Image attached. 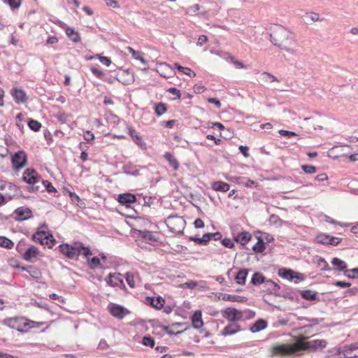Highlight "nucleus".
I'll return each instance as SVG.
<instances>
[{
    "label": "nucleus",
    "instance_id": "59",
    "mask_svg": "<svg viewBox=\"0 0 358 358\" xmlns=\"http://www.w3.org/2000/svg\"><path fill=\"white\" fill-rule=\"evenodd\" d=\"M221 243H222V245H224V247L228 248H233L234 247V242L231 241V239L228 238L222 239Z\"/></svg>",
    "mask_w": 358,
    "mask_h": 358
},
{
    "label": "nucleus",
    "instance_id": "60",
    "mask_svg": "<svg viewBox=\"0 0 358 358\" xmlns=\"http://www.w3.org/2000/svg\"><path fill=\"white\" fill-rule=\"evenodd\" d=\"M97 57H98V59L100 61V62L102 63L103 64H104L107 66L110 65L111 60L109 57H105V56H101L100 55H98Z\"/></svg>",
    "mask_w": 358,
    "mask_h": 358
},
{
    "label": "nucleus",
    "instance_id": "54",
    "mask_svg": "<svg viewBox=\"0 0 358 358\" xmlns=\"http://www.w3.org/2000/svg\"><path fill=\"white\" fill-rule=\"evenodd\" d=\"M279 134L282 136L287 137V138H291L293 136H298V134L294 131L284 130V129H280L279 131Z\"/></svg>",
    "mask_w": 358,
    "mask_h": 358
},
{
    "label": "nucleus",
    "instance_id": "1",
    "mask_svg": "<svg viewBox=\"0 0 358 358\" xmlns=\"http://www.w3.org/2000/svg\"><path fill=\"white\" fill-rule=\"evenodd\" d=\"M327 345V342L324 339L312 340L310 341L297 340L293 344L275 345L273 348V351L274 354L279 355H301L302 351L315 352L318 349L326 348Z\"/></svg>",
    "mask_w": 358,
    "mask_h": 358
},
{
    "label": "nucleus",
    "instance_id": "32",
    "mask_svg": "<svg viewBox=\"0 0 358 358\" xmlns=\"http://www.w3.org/2000/svg\"><path fill=\"white\" fill-rule=\"evenodd\" d=\"M66 34L71 41L73 43H78L80 41V36L78 31H75L73 28L68 27L65 29Z\"/></svg>",
    "mask_w": 358,
    "mask_h": 358
},
{
    "label": "nucleus",
    "instance_id": "10",
    "mask_svg": "<svg viewBox=\"0 0 358 358\" xmlns=\"http://www.w3.org/2000/svg\"><path fill=\"white\" fill-rule=\"evenodd\" d=\"M11 162L14 169L20 170L22 169L27 162V155L23 150L15 152L11 158Z\"/></svg>",
    "mask_w": 358,
    "mask_h": 358
},
{
    "label": "nucleus",
    "instance_id": "47",
    "mask_svg": "<svg viewBox=\"0 0 358 358\" xmlns=\"http://www.w3.org/2000/svg\"><path fill=\"white\" fill-rule=\"evenodd\" d=\"M142 344L145 346L153 348L155 344V339L150 335L144 336L143 337Z\"/></svg>",
    "mask_w": 358,
    "mask_h": 358
},
{
    "label": "nucleus",
    "instance_id": "48",
    "mask_svg": "<svg viewBox=\"0 0 358 358\" xmlns=\"http://www.w3.org/2000/svg\"><path fill=\"white\" fill-rule=\"evenodd\" d=\"M41 182L43 185V186L45 187V190L48 193H52V192H57L56 188L54 187V186L52 185V184L50 181L46 180H41Z\"/></svg>",
    "mask_w": 358,
    "mask_h": 358
},
{
    "label": "nucleus",
    "instance_id": "29",
    "mask_svg": "<svg viewBox=\"0 0 358 358\" xmlns=\"http://www.w3.org/2000/svg\"><path fill=\"white\" fill-rule=\"evenodd\" d=\"M267 290L270 292V293L275 294L276 296H278V294L280 291V287L278 284L273 282L272 280H267L266 282V285H264Z\"/></svg>",
    "mask_w": 358,
    "mask_h": 358
},
{
    "label": "nucleus",
    "instance_id": "42",
    "mask_svg": "<svg viewBox=\"0 0 358 358\" xmlns=\"http://www.w3.org/2000/svg\"><path fill=\"white\" fill-rule=\"evenodd\" d=\"M155 113L157 116H161L167 110L166 105L164 103H159L155 105Z\"/></svg>",
    "mask_w": 358,
    "mask_h": 358
},
{
    "label": "nucleus",
    "instance_id": "50",
    "mask_svg": "<svg viewBox=\"0 0 358 358\" xmlns=\"http://www.w3.org/2000/svg\"><path fill=\"white\" fill-rule=\"evenodd\" d=\"M2 1L5 3H7L8 5H9V6L13 10L18 8L22 3V0H2Z\"/></svg>",
    "mask_w": 358,
    "mask_h": 358
},
{
    "label": "nucleus",
    "instance_id": "28",
    "mask_svg": "<svg viewBox=\"0 0 358 358\" xmlns=\"http://www.w3.org/2000/svg\"><path fill=\"white\" fill-rule=\"evenodd\" d=\"M248 274V269L242 268L239 270L234 275V280L238 285H244Z\"/></svg>",
    "mask_w": 358,
    "mask_h": 358
},
{
    "label": "nucleus",
    "instance_id": "46",
    "mask_svg": "<svg viewBox=\"0 0 358 358\" xmlns=\"http://www.w3.org/2000/svg\"><path fill=\"white\" fill-rule=\"evenodd\" d=\"M317 266L320 267L322 271H331V268L329 266L327 262L322 257H319L317 259Z\"/></svg>",
    "mask_w": 358,
    "mask_h": 358
},
{
    "label": "nucleus",
    "instance_id": "14",
    "mask_svg": "<svg viewBox=\"0 0 358 358\" xmlns=\"http://www.w3.org/2000/svg\"><path fill=\"white\" fill-rule=\"evenodd\" d=\"M298 292L299 289L285 286L280 291L278 296L289 299L291 301H297L299 300Z\"/></svg>",
    "mask_w": 358,
    "mask_h": 358
},
{
    "label": "nucleus",
    "instance_id": "21",
    "mask_svg": "<svg viewBox=\"0 0 358 358\" xmlns=\"http://www.w3.org/2000/svg\"><path fill=\"white\" fill-rule=\"evenodd\" d=\"M191 321L192 325L194 329H199L201 328L203 326L201 310H196L191 316Z\"/></svg>",
    "mask_w": 358,
    "mask_h": 358
},
{
    "label": "nucleus",
    "instance_id": "62",
    "mask_svg": "<svg viewBox=\"0 0 358 358\" xmlns=\"http://www.w3.org/2000/svg\"><path fill=\"white\" fill-rule=\"evenodd\" d=\"M199 10V4H194L187 8V13L189 15H194Z\"/></svg>",
    "mask_w": 358,
    "mask_h": 358
},
{
    "label": "nucleus",
    "instance_id": "30",
    "mask_svg": "<svg viewBox=\"0 0 358 358\" xmlns=\"http://www.w3.org/2000/svg\"><path fill=\"white\" fill-rule=\"evenodd\" d=\"M331 264L334 266L335 270L338 272L343 271L345 273V271L348 270L347 264L338 257H334L331 260Z\"/></svg>",
    "mask_w": 358,
    "mask_h": 358
},
{
    "label": "nucleus",
    "instance_id": "41",
    "mask_svg": "<svg viewBox=\"0 0 358 358\" xmlns=\"http://www.w3.org/2000/svg\"><path fill=\"white\" fill-rule=\"evenodd\" d=\"M29 128L34 131H38L41 128V124L38 121L29 118L27 121Z\"/></svg>",
    "mask_w": 358,
    "mask_h": 358
},
{
    "label": "nucleus",
    "instance_id": "26",
    "mask_svg": "<svg viewBox=\"0 0 358 358\" xmlns=\"http://www.w3.org/2000/svg\"><path fill=\"white\" fill-rule=\"evenodd\" d=\"M268 323L265 320L259 319L250 327V330L252 333H257L266 329Z\"/></svg>",
    "mask_w": 358,
    "mask_h": 358
},
{
    "label": "nucleus",
    "instance_id": "8",
    "mask_svg": "<svg viewBox=\"0 0 358 358\" xmlns=\"http://www.w3.org/2000/svg\"><path fill=\"white\" fill-rule=\"evenodd\" d=\"M167 226L169 230L175 234H181L184 229L185 221L180 217H169Z\"/></svg>",
    "mask_w": 358,
    "mask_h": 358
},
{
    "label": "nucleus",
    "instance_id": "16",
    "mask_svg": "<svg viewBox=\"0 0 358 358\" xmlns=\"http://www.w3.org/2000/svg\"><path fill=\"white\" fill-rule=\"evenodd\" d=\"M10 94L16 103H24L27 100V96L24 90L14 87L10 90Z\"/></svg>",
    "mask_w": 358,
    "mask_h": 358
},
{
    "label": "nucleus",
    "instance_id": "35",
    "mask_svg": "<svg viewBox=\"0 0 358 358\" xmlns=\"http://www.w3.org/2000/svg\"><path fill=\"white\" fill-rule=\"evenodd\" d=\"M164 157L165 159L169 162L170 166H171L175 171L178 169L179 162L176 158H174V157L171 152H165Z\"/></svg>",
    "mask_w": 358,
    "mask_h": 358
},
{
    "label": "nucleus",
    "instance_id": "39",
    "mask_svg": "<svg viewBox=\"0 0 358 358\" xmlns=\"http://www.w3.org/2000/svg\"><path fill=\"white\" fill-rule=\"evenodd\" d=\"M127 50L131 54L133 58L139 60L141 63L144 64H148L147 61L143 58L142 52L136 51L131 47H128Z\"/></svg>",
    "mask_w": 358,
    "mask_h": 358
},
{
    "label": "nucleus",
    "instance_id": "34",
    "mask_svg": "<svg viewBox=\"0 0 358 358\" xmlns=\"http://www.w3.org/2000/svg\"><path fill=\"white\" fill-rule=\"evenodd\" d=\"M267 280H266L265 276L260 272H255L252 277L251 279V283L253 285H259L262 283H264L266 285V282Z\"/></svg>",
    "mask_w": 358,
    "mask_h": 358
},
{
    "label": "nucleus",
    "instance_id": "33",
    "mask_svg": "<svg viewBox=\"0 0 358 358\" xmlns=\"http://www.w3.org/2000/svg\"><path fill=\"white\" fill-rule=\"evenodd\" d=\"M294 273V271L287 268H279L278 274V275L284 279L289 280V281L293 280V274Z\"/></svg>",
    "mask_w": 358,
    "mask_h": 358
},
{
    "label": "nucleus",
    "instance_id": "9",
    "mask_svg": "<svg viewBox=\"0 0 358 358\" xmlns=\"http://www.w3.org/2000/svg\"><path fill=\"white\" fill-rule=\"evenodd\" d=\"M342 241L341 238L332 236L329 234L321 233L316 236L315 242L322 245H338Z\"/></svg>",
    "mask_w": 358,
    "mask_h": 358
},
{
    "label": "nucleus",
    "instance_id": "17",
    "mask_svg": "<svg viewBox=\"0 0 358 358\" xmlns=\"http://www.w3.org/2000/svg\"><path fill=\"white\" fill-rule=\"evenodd\" d=\"M128 134L131 136L134 142L141 149L145 150L147 148L146 143L133 127H128Z\"/></svg>",
    "mask_w": 358,
    "mask_h": 358
},
{
    "label": "nucleus",
    "instance_id": "52",
    "mask_svg": "<svg viewBox=\"0 0 358 358\" xmlns=\"http://www.w3.org/2000/svg\"><path fill=\"white\" fill-rule=\"evenodd\" d=\"M301 169L308 174H313L316 172V167L313 165L304 164L301 166Z\"/></svg>",
    "mask_w": 358,
    "mask_h": 358
},
{
    "label": "nucleus",
    "instance_id": "20",
    "mask_svg": "<svg viewBox=\"0 0 358 358\" xmlns=\"http://www.w3.org/2000/svg\"><path fill=\"white\" fill-rule=\"evenodd\" d=\"M218 298L222 301H229L238 303H245L248 301L247 298L245 296L222 293L220 294Z\"/></svg>",
    "mask_w": 358,
    "mask_h": 358
},
{
    "label": "nucleus",
    "instance_id": "51",
    "mask_svg": "<svg viewBox=\"0 0 358 358\" xmlns=\"http://www.w3.org/2000/svg\"><path fill=\"white\" fill-rule=\"evenodd\" d=\"M125 280L130 287L134 288L135 287L134 276L133 273L129 272L127 273Z\"/></svg>",
    "mask_w": 358,
    "mask_h": 358
},
{
    "label": "nucleus",
    "instance_id": "12",
    "mask_svg": "<svg viewBox=\"0 0 358 358\" xmlns=\"http://www.w3.org/2000/svg\"><path fill=\"white\" fill-rule=\"evenodd\" d=\"M223 317L229 322H235L239 321L243 317V313L235 308H227L222 311Z\"/></svg>",
    "mask_w": 358,
    "mask_h": 358
},
{
    "label": "nucleus",
    "instance_id": "36",
    "mask_svg": "<svg viewBox=\"0 0 358 358\" xmlns=\"http://www.w3.org/2000/svg\"><path fill=\"white\" fill-rule=\"evenodd\" d=\"M257 242L252 246V249L255 252L262 253L266 249V244L262 236H257Z\"/></svg>",
    "mask_w": 358,
    "mask_h": 358
},
{
    "label": "nucleus",
    "instance_id": "4",
    "mask_svg": "<svg viewBox=\"0 0 358 358\" xmlns=\"http://www.w3.org/2000/svg\"><path fill=\"white\" fill-rule=\"evenodd\" d=\"M44 229H48V225L45 223L40 225L39 229L32 235L31 238L34 241H38L41 245H46L49 248H52L56 241L50 231H45Z\"/></svg>",
    "mask_w": 358,
    "mask_h": 358
},
{
    "label": "nucleus",
    "instance_id": "25",
    "mask_svg": "<svg viewBox=\"0 0 358 358\" xmlns=\"http://www.w3.org/2000/svg\"><path fill=\"white\" fill-rule=\"evenodd\" d=\"M251 234L246 231H243L238 233L237 236L234 237V241L240 243L242 245H245L251 240Z\"/></svg>",
    "mask_w": 358,
    "mask_h": 358
},
{
    "label": "nucleus",
    "instance_id": "58",
    "mask_svg": "<svg viewBox=\"0 0 358 358\" xmlns=\"http://www.w3.org/2000/svg\"><path fill=\"white\" fill-rule=\"evenodd\" d=\"M83 144L84 143L83 142L80 143V144H79V148L80 150H82V152L80 154V159L83 162H85V161H86L88 159V153L87 152L86 150H85L83 148Z\"/></svg>",
    "mask_w": 358,
    "mask_h": 358
},
{
    "label": "nucleus",
    "instance_id": "19",
    "mask_svg": "<svg viewBox=\"0 0 358 358\" xmlns=\"http://www.w3.org/2000/svg\"><path fill=\"white\" fill-rule=\"evenodd\" d=\"M107 283L112 287H125L122 274L120 273H110L108 275V280H107Z\"/></svg>",
    "mask_w": 358,
    "mask_h": 358
},
{
    "label": "nucleus",
    "instance_id": "6",
    "mask_svg": "<svg viewBox=\"0 0 358 358\" xmlns=\"http://www.w3.org/2000/svg\"><path fill=\"white\" fill-rule=\"evenodd\" d=\"M3 324L21 333H27L31 329V320L24 317H10L3 320Z\"/></svg>",
    "mask_w": 358,
    "mask_h": 358
},
{
    "label": "nucleus",
    "instance_id": "24",
    "mask_svg": "<svg viewBox=\"0 0 358 358\" xmlns=\"http://www.w3.org/2000/svg\"><path fill=\"white\" fill-rule=\"evenodd\" d=\"M299 292L300 293L301 298L305 300L310 301H320V299L317 296V292H316L313 290H311V289L299 290Z\"/></svg>",
    "mask_w": 358,
    "mask_h": 358
},
{
    "label": "nucleus",
    "instance_id": "22",
    "mask_svg": "<svg viewBox=\"0 0 358 358\" xmlns=\"http://www.w3.org/2000/svg\"><path fill=\"white\" fill-rule=\"evenodd\" d=\"M241 331V327L236 323H231L227 325L221 331V335L224 336L235 334Z\"/></svg>",
    "mask_w": 358,
    "mask_h": 358
},
{
    "label": "nucleus",
    "instance_id": "38",
    "mask_svg": "<svg viewBox=\"0 0 358 358\" xmlns=\"http://www.w3.org/2000/svg\"><path fill=\"white\" fill-rule=\"evenodd\" d=\"M3 188L8 189V190L13 192V195H8V199L11 200L14 196H17L20 192V188L12 182H7L5 184L4 187H1V189Z\"/></svg>",
    "mask_w": 358,
    "mask_h": 358
},
{
    "label": "nucleus",
    "instance_id": "63",
    "mask_svg": "<svg viewBox=\"0 0 358 358\" xmlns=\"http://www.w3.org/2000/svg\"><path fill=\"white\" fill-rule=\"evenodd\" d=\"M166 91L176 96L178 99H180L181 96L180 91L176 87H170Z\"/></svg>",
    "mask_w": 358,
    "mask_h": 358
},
{
    "label": "nucleus",
    "instance_id": "56",
    "mask_svg": "<svg viewBox=\"0 0 358 358\" xmlns=\"http://www.w3.org/2000/svg\"><path fill=\"white\" fill-rule=\"evenodd\" d=\"M305 17L307 20H310L312 22H317L320 20L319 15L315 13H306Z\"/></svg>",
    "mask_w": 358,
    "mask_h": 358
},
{
    "label": "nucleus",
    "instance_id": "3",
    "mask_svg": "<svg viewBox=\"0 0 358 358\" xmlns=\"http://www.w3.org/2000/svg\"><path fill=\"white\" fill-rule=\"evenodd\" d=\"M59 252L66 258L70 259H78L80 255H83L84 257L88 258L92 255L89 247H86L82 242L76 241L73 245L69 243H61L59 245Z\"/></svg>",
    "mask_w": 358,
    "mask_h": 358
},
{
    "label": "nucleus",
    "instance_id": "53",
    "mask_svg": "<svg viewBox=\"0 0 358 358\" xmlns=\"http://www.w3.org/2000/svg\"><path fill=\"white\" fill-rule=\"evenodd\" d=\"M57 118L62 124H64L67 123V122L69 120V115L66 113H59L57 115Z\"/></svg>",
    "mask_w": 358,
    "mask_h": 358
},
{
    "label": "nucleus",
    "instance_id": "45",
    "mask_svg": "<svg viewBox=\"0 0 358 358\" xmlns=\"http://www.w3.org/2000/svg\"><path fill=\"white\" fill-rule=\"evenodd\" d=\"M358 349V343H353L350 345H345L342 347V351L343 354H346L347 355L350 354L351 352Z\"/></svg>",
    "mask_w": 358,
    "mask_h": 358
},
{
    "label": "nucleus",
    "instance_id": "5",
    "mask_svg": "<svg viewBox=\"0 0 358 358\" xmlns=\"http://www.w3.org/2000/svg\"><path fill=\"white\" fill-rule=\"evenodd\" d=\"M22 180L23 182L29 185L27 190L29 192H36L39 190L40 187L36 184L41 180V176L32 168H28L23 172Z\"/></svg>",
    "mask_w": 358,
    "mask_h": 358
},
{
    "label": "nucleus",
    "instance_id": "61",
    "mask_svg": "<svg viewBox=\"0 0 358 358\" xmlns=\"http://www.w3.org/2000/svg\"><path fill=\"white\" fill-rule=\"evenodd\" d=\"M262 76H264V79H265V80L269 79V81L271 83L274 82V81L279 82V80L275 76L271 75V73H269L268 72H264L262 73Z\"/></svg>",
    "mask_w": 358,
    "mask_h": 358
},
{
    "label": "nucleus",
    "instance_id": "64",
    "mask_svg": "<svg viewBox=\"0 0 358 358\" xmlns=\"http://www.w3.org/2000/svg\"><path fill=\"white\" fill-rule=\"evenodd\" d=\"M83 137H84V139L86 141L91 142V141H92L94 140V135L90 131H87L85 132Z\"/></svg>",
    "mask_w": 358,
    "mask_h": 358
},
{
    "label": "nucleus",
    "instance_id": "7",
    "mask_svg": "<svg viewBox=\"0 0 358 358\" xmlns=\"http://www.w3.org/2000/svg\"><path fill=\"white\" fill-rule=\"evenodd\" d=\"M107 310L113 317L118 320H122L131 313L130 310L123 306L115 303H110L108 305Z\"/></svg>",
    "mask_w": 358,
    "mask_h": 358
},
{
    "label": "nucleus",
    "instance_id": "18",
    "mask_svg": "<svg viewBox=\"0 0 358 358\" xmlns=\"http://www.w3.org/2000/svg\"><path fill=\"white\" fill-rule=\"evenodd\" d=\"M165 300L162 296H147L145 298V303L155 308L157 310H160L164 307Z\"/></svg>",
    "mask_w": 358,
    "mask_h": 358
},
{
    "label": "nucleus",
    "instance_id": "13",
    "mask_svg": "<svg viewBox=\"0 0 358 358\" xmlns=\"http://www.w3.org/2000/svg\"><path fill=\"white\" fill-rule=\"evenodd\" d=\"M13 214L15 215L14 217L15 220L19 222L27 220L33 217L32 210L29 208L25 206H21L16 208L14 210Z\"/></svg>",
    "mask_w": 358,
    "mask_h": 358
},
{
    "label": "nucleus",
    "instance_id": "49",
    "mask_svg": "<svg viewBox=\"0 0 358 358\" xmlns=\"http://www.w3.org/2000/svg\"><path fill=\"white\" fill-rule=\"evenodd\" d=\"M345 275L350 279L358 278V268H354L345 271Z\"/></svg>",
    "mask_w": 358,
    "mask_h": 358
},
{
    "label": "nucleus",
    "instance_id": "23",
    "mask_svg": "<svg viewBox=\"0 0 358 358\" xmlns=\"http://www.w3.org/2000/svg\"><path fill=\"white\" fill-rule=\"evenodd\" d=\"M138 234V236L147 243L157 242L159 239V238L155 236L152 231L148 230H139Z\"/></svg>",
    "mask_w": 358,
    "mask_h": 358
},
{
    "label": "nucleus",
    "instance_id": "37",
    "mask_svg": "<svg viewBox=\"0 0 358 358\" xmlns=\"http://www.w3.org/2000/svg\"><path fill=\"white\" fill-rule=\"evenodd\" d=\"M26 271L30 275L31 278L36 280H38L42 277L41 271L35 266H27Z\"/></svg>",
    "mask_w": 358,
    "mask_h": 358
},
{
    "label": "nucleus",
    "instance_id": "40",
    "mask_svg": "<svg viewBox=\"0 0 358 358\" xmlns=\"http://www.w3.org/2000/svg\"><path fill=\"white\" fill-rule=\"evenodd\" d=\"M174 66L179 71L182 73L189 76L190 78H193L196 76V73L188 67H184L178 63H175Z\"/></svg>",
    "mask_w": 358,
    "mask_h": 358
},
{
    "label": "nucleus",
    "instance_id": "31",
    "mask_svg": "<svg viewBox=\"0 0 358 358\" xmlns=\"http://www.w3.org/2000/svg\"><path fill=\"white\" fill-rule=\"evenodd\" d=\"M38 254V249L36 246L31 245L27 249L23 255V259L26 261L30 262L32 258L37 256Z\"/></svg>",
    "mask_w": 358,
    "mask_h": 358
},
{
    "label": "nucleus",
    "instance_id": "44",
    "mask_svg": "<svg viewBox=\"0 0 358 358\" xmlns=\"http://www.w3.org/2000/svg\"><path fill=\"white\" fill-rule=\"evenodd\" d=\"M13 245L14 243L10 239L4 236H0V247L10 249Z\"/></svg>",
    "mask_w": 358,
    "mask_h": 358
},
{
    "label": "nucleus",
    "instance_id": "43",
    "mask_svg": "<svg viewBox=\"0 0 358 358\" xmlns=\"http://www.w3.org/2000/svg\"><path fill=\"white\" fill-rule=\"evenodd\" d=\"M88 266L92 269H96L101 266V262L99 257H93L87 259Z\"/></svg>",
    "mask_w": 358,
    "mask_h": 358
},
{
    "label": "nucleus",
    "instance_id": "2",
    "mask_svg": "<svg viewBox=\"0 0 358 358\" xmlns=\"http://www.w3.org/2000/svg\"><path fill=\"white\" fill-rule=\"evenodd\" d=\"M271 43L280 49L290 50V46L294 43V34L282 26L275 25L270 34Z\"/></svg>",
    "mask_w": 358,
    "mask_h": 358
},
{
    "label": "nucleus",
    "instance_id": "15",
    "mask_svg": "<svg viewBox=\"0 0 358 358\" xmlns=\"http://www.w3.org/2000/svg\"><path fill=\"white\" fill-rule=\"evenodd\" d=\"M139 169H146L147 167L145 166H137L129 162L123 165L122 171L128 176L136 177L140 176Z\"/></svg>",
    "mask_w": 358,
    "mask_h": 358
},
{
    "label": "nucleus",
    "instance_id": "55",
    "mask_svg": "<svg viewBox=\"0 0 358 358\" xmlns=\"http://www.w3.org/2000/svg\"><path fill=\"white\" fill-rule=\"evenodd\" d=\"M92 73L98 78L99 79H101V80H106L104 78H103V73L102 71L96 69V67H94V66H92L91 69H90Z\"/></svg>",
    "mask_w": 358,
    "mask_h": 358
},
{
    "label": "nucleus",
    "instance_id": "27",
    "mask_svg": "<svg viewBox=\"0 0 358 358\" xmlns=\"http://www.w3.org/2000/svg\"><path fill=\"white\" fill-rule=\"evenodd\" d=\"M212 189L217 192H227L229 190L230 185L227 182L217 180L212 183Z\"/></svg>",
    "mask_w": 358,
    "mask_h": 358
},
{
    "label": "nucleus",
    "instance_id": "57",
    "mask_svg": "<svg viewBox=\"0 0 358 358\" xmlns=\"http://www.w3.org/2000/svg\"><path fill=\"white\" fill-rule=\"evenodd\" d=\"M68 193L72 203L78 205V203L81 201L80 197L75 192H72L68 190Z\"/></svg>",
    "mask_w": 358,
    "mask_h": 358
},
{
    "label": "nucleus",
    "instance_id": "11",
    "mask_svg": "<svg viewBox=\"0 0 358 358\" xmlns=\"http://www.w3.org/2000/svg\"><path fill=\"white\" fill-rule=\"evenodd\" d=\"M117 200L120 204L127 208H131L132 204L136 202L141 204V201L137 199V195L129 192L120 194Z\"/></svg>",
    "mask_w": 358,
    "mask_h": 358
}]
</instances>
